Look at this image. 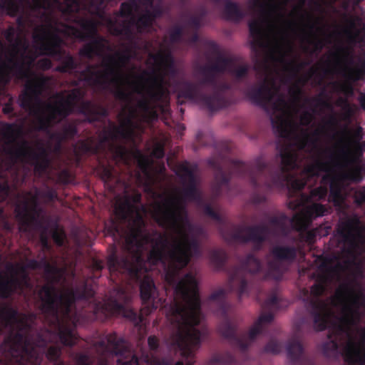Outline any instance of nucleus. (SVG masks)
<instances>
[{
  "mask_svg": "<svg viewBox=\"0 0 365 365\" xmlns=\"http://www.w3.org/2000/svg\"><path fill=\"white\" fill-rule=\"evenodd\" d=\"M167 280L169 281V282H171V279H170V274H168L167 275Z\"/></svg>",
  "mask_w": 365,
  "mask_h": 365,
  "instance_id": "43",
  "label": "nucleus"
},
{
  "mask_svg": "<svg viewBox=\"0 0 365 365\" xmlns=\"http://www.w3.org/2000/svg\"><path fill=\"white\" fill-rule=\"evenodd\" d=\"M131 314H132V312H130L128 314H125V317H131Z\"/></svg>",
  "mask_w": 365,
  "mask_h": 365,
  "instance_id": "45",
  "label": "nucleus"
},
{
  "mask_svg": "<svg viewBox=\"0 0 365 365\" xmlns=\"http://www.w3.org/2000/svg\"><path fill=\"white\" fill-rule=\"evenodd\" d=\"M74 299L73 294L71 292H67L61 295V303L67 304L71 302V301Z\"/></svg>",
  "mask_w": 365,
  "mask_h": 365,
  "instance_id": "26",
  "label": "nucleus"
},
{
  "mask_svg": "<svg viewBox=\"0 0 365 365\" xmlns=\"http://www.w3.org/2000/svg\"><path fill=\"white\" fill-rule=\"evenodd\" d=\"M309 141V136L307 134H304L303 135L302 141L300 143L299 146L301 148H304Z\"/></svg>",
  "mask_w": 365,
  "mask_h": 365,
  "instance_id": "36",
  "label": "nucleus"
},
{
  "mask_svg": "<svg viewBox=\"0 0 365 365\" xmlns=\"http://www.w3.org/2000/svg\"><path fill=\"white\" fill-rule=\"evenodd\" d=\"M22 78H26V89L29 92L36 93L41 91L42 79L36 75H31L28 71H25L21 75Z\"/></svg>",
  "mask_w": 365,
  "mask_h": 365,
  "instance_id": "13",
  "label": "nucleus"
},
{
  "mask_svg": "<svg viewBox=\"0 0 365 365\" xmlns=\"http://www.w3.org/2000/svg\"><path fill=\"white\" fill-rule=\"evenodd\" d=\"M338 347V345L336 342L334 341H329L327 345L324 346V352L325 354H329L331 351H334L336 348Z\"/></svg>",
  "mask_w": 365,
  "mask_h": 365,
  "instance_id": "30",
  "label": "nucleus"
},
{
  "mask_svg": "<svg viewBox=\"0 0 365 365\" xmlns=\"http://www.w3.org/2000/svg\"><path fill=\"white\" fill-rule=\"evenodd\" d=\"M276 91H269L268 93L269 102L274 103L273 113L272 115V124L282 135L288 136L294 130L293 116L289 106L284 100L279 96H275Z\"/></svg>",
  "mask_w": 365,
  "mask_h": 365,
  "instance_id": "8",
  "label": "nucleus"
},
{
  "mask_svg": "<svg viewBox=\"0 0 365 365\" xmlns=\"http://www.w3.org/2000/svg\"><path fill=\"white\" fill-rule=\"evenodd\" d=\"M277 26L278 21H270L264 15L250 24V31L259 43L269 47L272 56L281 61L284 48Z\"/></svg>",
  "mask_w": 365,
  "mask_h": 365,
  "instance_id": "7",
  "label": "nucleus"
},
{
  "mask_svg": "<svg viewBox=\"0 0 365 365\" xmlns=\"http://www.w3.org/2000/svg\"><path fill=\"white\" fill-rule=\"evenodd\" d=\"M312 116L310 114H305L302 118H301V123L302 124H307L309 123L311 121Z\"/></svg>",
  "mask_w": 365,
  "mask_h": 365,
  "instance_id": "35",
  "label": "nucleus"
},
{
  "mask_svg": "<svg viewBox=\"0 0 365 365\" xmlns=\"http://www.w3.org/2000/svg\"><path fill=\"white\" fill-rule=\"evenodd\" d=\"M359 102L361 107L365 110V93L361 94L359 97Z\"/></svg>",
  "mask_w": 365,
  "mask_h": 365,
  "instance_id": "39",
  "label": "nucleus"
},
{
  "mask_svg": "<svg viewBox=\"0 0 365 365\" xmlns=\"http://www.w3.org/2000/svg\"><path fill=\"white\" fill-rule=\"evenodd\" d=\"M137 160L139 164V166L145 172L146 174L148 173V170L150 168V160L148 157L144 156L141 154H138Z\"/></svg>",
  "mask_w": 365,
  "mask_h": 365,
  "instance_id": "21",
  "label": "nucleus"
},
{
  "mask_svg": "<svg viewBox=\"0 0 365 365\" xmlns=\"http://www.w3.org/2000/svg\"><path fill=\"white\" fill-rule=\"evenodd\" d=\"M16 58H17V57H16V56H13V59H12V61H16Z\"/></svg>",
  "mask_w": 365,
  "mask_h": 365,
  "instance_id": "48",
  "label": "nucleus"
},
{
  "mask_svg": "<svg viewBox=\"0 0 365 365\" xmlns=\"http://www.w3.org/2000/svg\"><path fill=\"white\" fill-rule=\"evenodd\" d=\"M175 365H182V362L179 361V362L176 363Z\"/></svg>",
  "mask_w": 365,
  "mask_h": 365,
  "instance_id": "47",
  "label": "nucleus"
},
{
  "mask_svg": "<svg viewBox=\"0 0 365 365\" xmlns=\"http://www.w3.org/2000/svg\"><path fill=\"white\" fill-rule=\"evenodd\" d=\"M133 359H134V363H135H135H137V360H136V359H135V358H133Z\"/></svg>",
  "mask_w": 365,
  "mask_h": 365,
  "instance_id": "50",
  "label": "nucleus"
},
{
  "mask_svg": "<svg viewBox=\"0 0 365 365\" xmlns=\"http://www.w3.org/2000/svg\"><path fill=\"white\" fill-rule=\"evenodd\" d=\"M39 297L45 304L54 306L53 291L50 287H43L39 292Z\"/></svg>",
  "mask_w": 365,
  "mask_h": 365,
  "instance_id": "17",
  "label": "nucleus"
},
{
  "mask_svg": "<svg viewBox=\"0 0 365 365\" xmlns=\"http://www.w3.org/2000/svg\"><path fill=\"white\" fill-rule=\"evenodd\" d=\"M61 341L66 345H72L74 344L76 338L72 332L63 333L61 336Z\"/></svg>",
  "mask_w": 365,
  "mask_h": 365,
  "instance_id": "24",
  "label": "nucleus"
},
{
  "mask_svg": "<svg viewBox=\"0 0 365 365\" xmlns=\"http://www.w3.org/2000/svg\"><path fill=\"white\" fill-rule=\"evenodd\" d=\"M301 203L302 210L293 218V222L299 230L306 227L313 218L322 216L326 212V209L319 204H305L303 200H301Z\"/></svg>",
  "mask_w": 365,
  "mask_h": 365,
  "instance_id": "10",
  "label": "nucleus"
},
{
  "mask_svg": "<svg viewBox=\"0 0 365 365\" xmlns=\"http://www.w3.org/2000/svg\"><path fill=\"white\" fill-rule=\"evenodd\" d=\"M16 281L0 282V295L7 297L13 289H16Z\"/></svg>",
  "mask_w": 365,
  "mask_h": 365,
  "instance_id": "19",
  "label": "nucleus"
},
{
  "mask_svg": "<svg viewBox=\"0 0 365 365\" xmlns=\"http://www.w3.org/2000/svg\"><path fill=\"white\" fill-rule=\"evenodd\" d=\"M136 114L134 111L131 110L129 111L128 115V122L123 123L120 125V129L122 132H123V135L126 137H130L132 135L133 133V128H132V123H133V119L135 118Z\"/></svg>",
  "mask_w": 365,
  "mask_h": 365,
  "instance_id": "18",
  "label": "nucleus"
},
{
  "mask_svg": "<svg viewBox=\"0 0 365 365\" xmlns=\"http://www.w3.org/2000/svg\"><path fill=\"white\" fill-rule=\"evenodd\" d=\"M178 294L182 298L170 307L166 313L168 320L178 327L176 341L182 350L183 355H188L200 342V334L195 327L200 324L202 317L199 309L197 294V281L187 274L176 286Z\"/></svg>",
  "mask_w": 365,
  "mask_h": 365,
  "instance_id": "3",
  "label": "nucleus"
},
{
  "mask_svg": "<svg viewBox=\"0 0 365 365\" xmlns=\"http://www.w3.org/2000/svg\"><path fill=\"white\" fill-rule=\"evenodd\" d=\"M305 184H307V182L296 180L292 182V186L294 189L299 190L302 188Z\"/></svg>",
  "mask_w": 365,
  "mask_h": 365,
  "instance_id": "33",
  "label": "nucleus"
},
{
  "mask_svg": "<svg viewBox=\"0 0 365 365\" xmlns=\"http://www.w3.org/2000/svg\"><path fill=\"white\" fill-rule=\"evenodd\" d=\"M34 60V58L31 56H22L21 60L16 63V67H20L22 70L27 69V68L30 67Z\"/></svg>",
  "mask_w": 365,
  "mask_h": 365,
  "instance_id": "22",
  "label": "nucleus"
},
{
  "mask_svg": "<svg viewBox=\"0 0 365 365\" xmlns=\"http://www.w3.org/2000/svg\"><path fill=\"white\" fill-rule=\"evenodd\" d=\"M118 365H121L120 361H118Z\"/></svg>",
  "mask_w": 365,
  "mask_h": 365,
  "instance_id": "51",
  "label": "nucleus"
},
{
  "mask_svg": "<svg viewBox=\"0 0 365 365\" xmlns=\"http://www.w3.org/2000/svg\"><path fill=\"white\" fill-rule=\"evenodd\" d=\"M290 0H267L261 4L262 7H266L267 6L270 7V10L272 13L276 14L277 16H283L284 15V6Z\"/></svg>",
  "mask_w": 365,
  "mask_h": 365,
  "instance_id": "15",
  "label": "nucleus"
},
{
  "mask_svg": "<svg viewBox=\"0 0 365 365\" xmlns=\"http://www.w3.org/2000/svg\"><path fill=\"white\" fill-rule=\"evenodd\" d=\"M178 174L181 175L185 180L192 181L195 178V168L187 163L182 164L179 167Z\"/></svg>",
  "mask_w": 365,
  "mask_h": 365,
  "instance_id": "16",
  "label": "nucleus"
},
{
  "mask_svg": "<svg viewBox=\"0 0 365 365\" xmlns=\"http://www.w3.org/2000/svg\"><path fill=\"white\" fill-rule=\"evenodd\" d=\"M152 155H153V156H154L157 158H162L163 156V150L162 145L160 144L155 145V148L152 152Z\"/></svg>",
  "mask_w": 365,
  "mask_h": 365,
  "instance_id": "31",
  "label": "nucleus"
},
{
  "mask_svg": "<svg viewBox=\"0 0 365 365\" xmlns=\"http://www.w3.org/2000/svg\"><path fill=\"white\" fill-rule=\"evenodd\" d=\"M137 200H138V197H136L134 199V201H135H135H137Z\"/></svg>",
  "mask_w": 365,
  "mask_h": 365,
  "instance_id": "49",
  "label": "nucleus"
},
{
  "mask_svg": "<svg viewBox=\"0 0 365 365\" xmlns=\"http://www.w3.org/2000/svg\"><path fill=\"white\" fill-rule=\"evenodd\" d=\"M140 294L143 301H147L154 297L155 289L153 280L148 277H145L140 284Z\"/></svg>",
  "mask_w": 365,
  "mask_h": 365,
  "instance_id": "14",
  "label": "nucleus"
},
{
  "mask_svg": "<svg viewBox=\"0 0 365 365\" xmlns=\"http://www.w3.org/2000/svg\"><path fill=\"white\" fill-rule=\"evenodd\" d=\"M153 18L150 16H146L140 18V19L138 22V26L140 31H144L146 26H148L152 24Z\"/></svg>",
  "mask_w": 365,
  "mask_h": 365,
  "instance_id": "25",
  "label": "nucleus"
},
{
  "mask_svg": "<svg viewBox=\"0 0 365 365\" xmlns=\"http://www.w3.org/2000/svg\"><path fill=\"white\" fill-rule=\"evenodd\" d=\"M110 174L108 173V171H106V173L105 174V178L108 179L110 178Z\"/></svg>",
  "mask_w": 365,
  "mask_h": 365,
  "instance_id": "42",
  "label": "nucleus"
},
{
  "mask_svg": "<svg viewBox=\"0 0 365 365\" xmlns=\"http://www.w3.org/2000/svg\"><path fill=\"white\" fill-rule=\"evenodd\" d=\"M81 28L83 31H80L72 26L63 25L56 26L55 24L54 28L53 24H50L37 29L34 34V41L38 51L46 55H52L57 53L59 51L61 42L60 35L62 34L83 38H84V34H87L90 29L88 25L84 23L81 25Z\"/></svg>",
  "mask_w": 365,
  "mask_h": 365,
  "instance_id": "5",
  "label": "nucleus"
},
{
  "mask_svg": "<svg viewBox=\"0 0 365 365\" xmlns=\"http://www.w3.org/2000/svg\"><path fill=\"white\" fill-rule=\"evenodd\" d=\"M126 365H131V364L130 363L129 364H128L126 363Z\"/></svg>",
  "mask_w": 365,
  "mask_h": 365,
  "instance_id": "52",
  "label": "nucleus"
},
{
  "mask_svg": "<svg viewBox=\"0 0 365 365\" xmlns=\"http://www.w3.org/2000/svg\"><path fill=\"white\" fill-rule=\"evenodd\" d=\"M53 237L56 243L61 245L64 240L65 235L62 230H57L53 232Z\"/></svg>",
  "mask_w": 365,
  "mask_h": 365,
  "instance_id": "27",
  "label": "nucleus"
},
{
  "mask_svg": "<svg viewBox=\"0 0 365 365\" xmlns=\"http://www.w3.org/2000/svg\"><path fill=\"white\" fill-rule=\"evenodd\" d=\"M342 232L344 235L353 237V240L356 244L361 242L365 245V230H362L358 223H354L351 227L349 226Z\"/></svg>",
  "mask_w": 365,
  "mask_h": 365,
  "instance_id": "12",
  "label": "nucleus"
},
{
  "mask_svg": "<svg viewBox=\"0 0 365 365\" xmlns=\"http://www.w3.org/2000/svg\"><path fill=\"white\" fill-rule=\"evenodd\" d=\"M282 163L288 168H292L294 166L295 156L292 153H285L282 155Z\"/></svg>",
  "mask_w": 365,
  "mask_h": 365,
  "instance_id": "23",
  "label": "nucleus"
},
{
  "mask_svg": "<svg viewBox=\"0 0 365 365\" xmlns=\"http://www.w3.org/2000/svg\"><path fill=\"white\" fill-rule=\"evenodd\" d=\"M228 7L230 9H236V6L235 4H230V5L228 6Z\"/></svg>",
  "mask_w": 365,
  "mask_h": 365,
  "instance_id": "41",
  "label": "nucleus"
},
{
  "mask_svg": "<svg viewBox=\"0 0 365 365\" xmlns=\"http://www.w3.org/2000/svg\"><path fill=\"white\" fill-rule=\"evenodd\" d=\"M130 272H132L138 277L141 272V269H138V267H131Z\"/></svg>",
  "mask_w": 365,
  "mask_h": 365,
  "instance_id": "37",
  "label": "nucleus"
},
{
  "mask_svg": "<svg viewBox=\"0 0 365 365\" xmlns=\"http://www.w3.org/2000/svg\"><path fill=\"white\" fill-rule=\"evenodd\" d=\"M4 111L5 113H8V112H9V108H7V107H6V108H4Z\"/></svg>",
  "mask_w": 365,
  "mask_h": 365,
  "instance_id": "44",
  "label": "nucleus"
},
{
  "mask_svg": "<svg viewBox=\"0 0 365 365\" xmlns=\"http://www.w3.org/2000/svg\"><path fill=\"white\" fill-rule=\"evenodd\" d=\"M271 320V317L262 316L259 317L258 322H257L253 327L250 329L249 336L250 338H253L261 329V324L264 322H268Z\"/></svg>",
  "mask_w": 365,
  "mask_h": 365,
  "instance_id": "20",
  "label": "nucleus"
},
{
  "mask_svg": "<svg viewBox=\"0 0 365 365\" xmlns=\"http://www.w3.org/2000/svg\"><path fill=\"white\" fill-rule=\"evenodd\" d=\"M148 345L151 349H155L158 345V339L154 336L149 337Z\"/></svg>",
  "mask_w": 365,
  "mask_h": 365,
  "instance_id": "34",
  "label": "nucleus"
},
{
  "mask_svg": "<svg viewBox=\"0 0 365 365\" xmlns=\"http://www.w3.org/2000/svg\"><path fill=\"white\" fill-rule=\"evenodd\" d=\"M360 132H348L344 138V151L347 162L346 173L343 176L334 178L330 182L331 200L336 205H341L344 197L343 191L339 186L344 184L345 180L359 182L362 179L357 159L360 153L365 150V143H361Z\"/></svg>",
  "mask_w": 365,
  "mask_h": 365,
  "instance_id": "4",
  "label": "nucleus"
},
{
  "mask_svg": "<svg viewBox=\"0 0 365 365\" xmlns=\"http://www.w3.org/2000/svg\"><path fill=\"white\" fill-rule=\"evenodd\" d=\"M37 66L42 69L48 68L51 66V61L48 58H43L38 61Z\"/></svg>",
  "mask_w": 365,
  "mask_h": 365,
  "instance_id": "32",
  "label": "nucleus"
},
{
  "mask_svg": "<svg viewBox=\"0 0 365 365\" xmlns=\"http://www.w3.org/2000/svg\"><path fill=\"white\" fill-rule=\"evenodd\" d=\"M13 68H9L7 67H4L1 68L0 74H9L12 72Z\"/></svg>",
  "mask_w": 365,
  "mask_h": 365,
  "instance_id": "38",
  "label": "nucleus"
},
{
  "mask_svg": "<svg viewBox=\"0 0 365 365\" xmlns=\"http://www.w3.org/2000/svg\"><path fill=\"white\" fill-rule=\"evenodd\" d=\"M150 71L143 73L140 76L134 72L125 75L120 68H113L106 73V79L110 78L116 88V93L120 98L129 99L130 95L135 93L143 100L138 103V108H147V101L151 98H160L166 92L163 84V76L168 73L172 64V58L165 53H160L150 56L148 60Z\"/></svg>",
  "mask_w": 365,
  "mask_h": 365,
  "instance_id": "2",
  "label": "nucleus"
},
{
  "mask_svg": "<svg viewBox=\"0 0 365 365\" xmlns=\"http://www.w3.org/2000/svg\"><path fill=\"white\" fill-rule=\"evenodd\" d=\"M289 205L290 208H292V209H296V208H297L300 205H295V204H294L292 202H290Z\"/></svg>",
  "mask_w": 365,
  "mask_h": 365,
  "instance_id": "40",
  "label": "nucleus"
},
{
  "mask_svg": "<svg viewBox=\"0 0 365 365\" xmlns=\"http://www.w3.org/2000/svg\"><path fill=\"white\" fill-rule=\"evenodd\" d=\"M312 292H314V293H319V292H316L315 291V287L312 288Z\"/></svg>",
  "mask_w": 365,
  "mask_h": 365,
  "instance_id": "46",
  "label": "nucleus"
},
{
  "mask_svg": "<svg viewBox=\"0 0 365 365\" xmlns=\"http://www.w3.org/2000/svg\"><path fill=\"white\" fill-rule=\"evenodd\" d=\"M355 198L358 202L365 201V187L359 188L355 192Z\"/></svg>",
  "mask_w": 365,
  "mask_h": 365,
  "instance_id": "28",
  "label": "nucleus"
},
{
  "mask_svg": "<svg viewBox=\"0 0 365 365\" xmlns=\"http://www.w3.org/2000/svg\"><path fill=\"white\" fill-rule=\"evenodd\" d=\"M340 351L349 365H365V329L356 324H339Z\"/></svg>",
  "mask_w": 365,
  "mask_h": 365,
  "instance_id": "6",
  "label": "nucleus"
},
{
  "mask_svg": "<svg viewBox=\"0 0 365 365\" xmlns=\"http://www.w3.org/2000/svg\"><path fill=\"white\" fill-rule=\"evenodd\" d=\"M308 178L314 175H322V185L319 188L313 190L311 192V200H318L324 197L327 195V185L330 181L332 171L327 164H323L319 162L307 166L304 170V173Z\"/></svg>",
  "mask_w": 365,
  "mask_h": 365,
  "instance_id": "9",
  "label": "nucleus"
},
{
  "mask_svg": "<svg viewBox=\"0 0 365 365\" xmlns=\"http://www.w3.org/2000/svg\"><path fill=\"white\" fill-rule=\"evenodd\" d=\"M71 110V103L68 99L61 95L52 98L50 104L43 111V118L47 123L58 120L65 116Z\"/></svg>",
  "mask_w": 365,
  "mask_h": 365,
  "instance_id": "11",
  "label": "nucleus"
},
{
  "mask_svg": "<svg viewBox=\"0 0 365 365\" xmlns=\"http://www.w3.org/2000/svg\"><path fill=\"white\" fill-rule=\"evenodd\" d=\"M115 215L129 222V234L125 239L126 249L135 254L137 263L144 250L150 249L148 260L155 264L167 257L178 264L180 268L189 261L191 250L195 247V230L188 222L183 208L180 192L170 190L163 193L160 201L150 209L151 215L162 226L169 228L168 236L154 234L150 238L143 231V215L137 206L130 204L128 199L116 200Z\"/></svg>",
  "mask_w": 365,
  "mask_h": 365,
  "instance_id": "1",
  "label": "nucleus"
},
{
  "mask_svg": "<svg viewBox=\"0 0 365 365\" xmlns=\"http://www.w3.org/2000/svg\"><path fill=\"white\" fill-rule=\"evenodd\" d=\"M361 71L350 69L347 73L348 78L351 80H357L361 78Z\"/></svg>",
  "mask_w": 365,
  "mask_h": 365,
  "instance_id": "29",
  "label": "nucleus"
}]
</instances>
